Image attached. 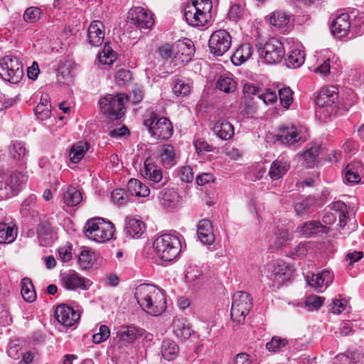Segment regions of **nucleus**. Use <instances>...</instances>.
Instances as JSON below:
<instances>
[{
	"label": "nucleus",
	"instance_id": "obj_1",
	"mask_svg": "<svg viewBox=\"0 0 364 364\" xmlns=\"http://www.w3.org/2000/svg\"><path fill=\"white\" fill-rule=\"evenodd\" d=\"M134 295L141 308L150 315L157 316L166 310L164 293L154 285L141 284L136 288Z\"/></svg>",
	"mask_w": 364,
	"mask_h": 364
},
{
	"label": "nucleus",
	"instance_id": "obj_2",
	"mask_svg": "<svg viewBox=\"0 0 364 364\" xmlns=\"http://www.w3.org/2000/svg\"><path fill=\"white\" fill-rule=\"evenodd\" d=\"M211 0H191L185 6L184 17L193 27H202L210 23L213 18Z\"/></svg>",
	"mask_w": 364,
	"mask_h": 364
},
{
	"label": "nucleus",
	"instance_id": "obj_3",
	"mask_svg": "<svg viewBox=\"0 0 364 364\" xmlns=\"http://www.w3.org/2000/svg\"><path fill=\"white\" fill-rule=\"evenodd\" d=\"M153 248L156 256L164 262H172L177 259L182 250L178 236L173 234H163L154 241Z\"/></svg>",
	"mask_w": 364,
	"mask_h": 364
},
{
	"label": "nucleus",
	"instance_id": "obj_4",
	"mask_svg": "<svg viewBox=\"0 0 364 364\" xmlns=\"http://www.w3.org/2000/svg\"><path fill=\"white\" fill-rule=\"evenodd\" d=\"M84 228L86 237L99 243L110 240L115 231L114 225L102 218L88 220Z\"/></svg>",
	"mask_w": 364,
	"mask_h": 364
},
{
	"label": "nucleus",
	"instance_id": "obj_5",
	"mask_svg": "<svg viewBox=\"0 0 364 364\" xmlns=\"http://www.w3.org/2000/svg\"><path fill=\"white\" fill-rule=\"evenodd\" d=\"M27 181V176L19 171L0 173V200L16 196Z\"/></svg>",
	"mask_w": 364,
	"mask_h": 364
},
{
	"label": "nucleus",
	"instance_id": "obj_6",
	"mask_svg": "<svg viewBox=\"0 0 364 364\" xmlns=\"http://www.w3.org/2000/svg\"><path fill=\"white\" fill-rule=\"evenodd\" d=\"M144 124L149 129L150 134L157 139L166 140L169 139L173 132L172 123L164 117H159L151 112L146 115Z\"/></svg>",
	"mask_w": 364,
	"mask_h": 364
},
{
	"label": "nucleus",
	"instance_id": "obj_7",
	"mask_svg": "<svg viewBox=\"0 0 364 364\" xmlns=\"http://www.w3.org/2000/svg\"><path fill=\"white\" fill-rule=\"evenodd\" d=\"M267 277L272 282V286L281 287L290 280L293 269L291 266L282 259H276L269 262L266 267Z\"/></svg>",
	"mask_w": 364,
	"mask_h": 364
},
{
	"label": "nucleus",
	"instance_id": "obj_8",
	"mask_svg": "<svg viewBox=\"0 0 364 364\" xmlns=\"http://www.w3.org/2000/svg\"><path fill=\"white\" fill-rule=\"evenodd\" d=\"M127 96L124 94L108 95L100 99L99 104L102 114L111 119L121 118L125 113L124 102Z\"/></svg>",
	"mask_w": 364,
	"mask_h": 364
},
{
	"label": "nucleus",
	"instance_id": "obj_9",
	"mask_svg": "<svg viewBox=\"0 0 364 364\" xmlns=\"http://www.w3.org/2000/svg\"><path fill=\"white\" fill-rule=\"evenodd\" d=\"M252 307V299L250 294L245 291L235 293L230 312L232 320L238 324L243 323Z\"/></svg>",
	"mask_w": 364,
	"mask_h": 364
},
{
	"label": "nucleus",
	"instance_id": "obj_10",
	"mask_svg": "<svg viewBox=\"0 0 364 364\" xmlns=\"http://www.w3.org/2000/svg\"><path fill=\"white\" fill-rule=\"evenodd\" d=\"M23 75V65L16 57L6 55L2 58L0 63V76L4 80L17 83Z\"/></svg>",
	"mask_w": 364,
	"mask_h": 364
},
{
	"label": "nucleus",
	"instance_id": "obj_11",
	"mask_svg": "<svg viewBox=\"0 0 364 364\" xmlns=\"http://www.w3.org/2000/svg\"><path fill=\"white\" fill-rule=\"evenodd\" d=\"M232 43L230 34L224 29L214 31L209 39L208 46L211 53L217 56L223 55L230 49Z\"/></svg>",
	"mask_w": 364,
	"mask_h": 364
},
{
	"label": "nucleus",
	"instance_id": "obj_12",
	"mask_svg": "<svg viewBox=\"0 0 364 364\" xmlns=\"http://www.w3.org/2000/svg\"><path fill=\"white\" fill-rule=\"evenodd\" d=\"M285 53L282 43L277 38H272L260 50V55L268 64L279 63Z\"/></svg>",
	"mask_w": 364,
	"mask_h": 364
},
{
	"label": "nucleus",
	"instance_id": "obj_13",
	"mask_svg": "<svg viewBox=\"0 0 364 364\" xmlns=\"http://www.w3.org/2000/svg\"><path fill=\"white\" fill-rule=\"evenodd\" d=\"M128 18L132 23L140 28H150L154 25L152 14L140 6L131 9Z\"/></svg>",
	"mask_w": 364,
	"mask_h": 364
},
{
	"label": "nucleus",
	"instance_id": "obj_14",
	"mask_svg": "<svg viewBox=\"0 0 364 364\" xmlns=\"http://www.w3.org/2000/svg\"><path fill=\"white\" fill-rule=\"evenodd\" d=\"M334 279L333 272L328 269H323L316 274H312L307 278L309 286L314 288L318 292H323L330 286Z\"/></svg>",
	"mask_w": 364,
	"mask_h": 364
},
{
	"label": "nucleus",
	"instance_id": "obj_15",
	"mask_svg": "<svg viewBox=\"0 0 364 364\" xmlns=\"http://www.w3.org/2000/svg\"><path fill=\"white\" fill-rule=\"evenodd\" d=\"M55 316L59 323L67 327L75 324L80 316L77 311L65 304H61L57 306Z\"/></svg>",
	"mask_w": 364,
	"mask_h": 364
},
{
	"label": "nucleus",
	"instance_id": "obj_16",
	"mask_svg": "<svg viewBox=\"0 0 364 364\" xmlns=\"http://www.w3.org/2000/svg\"><path fill=\"white\" fill-rule=\"evenodd\" d=\"M276 139L284 145H292L300 141H304L301 135V130L295 126L279 127Z\"/></svg>",
	"mask_w": 364,
	"mask_h": 364
},
{
	"label": "nucleus",
	"instance_id": "obj_17",
	"mask_svg": "<svg viewBox=\"0 0 364 364\" xmlns=\"http://www.w3.org/2000/svg\"><path fill=\"white\" fill-rule=\"evenodd\" d=\"M62 284L65 289L70 290L75 289H86L90 286V280L81 277L74 270H69L63 274Z\"/></svg>",
	"mask_w": 364,
	"mask_h": 364
},
{
	"label": "nucleus",
	"instance_id": "obj_18",
	"mask_svg": "<svg viewBox=\"0 0 364 364\" xmlns=\"http://www.w3.org/2000/svg\"><path fill=\"white\" fill-rule=\"evenodd\" d=\"M141 176L155 183L162 181L163 172L161 168L156 164L154 159L147 158L144 162V167L141 169Z\"/></svg>",
	"mask_w": 364,
	"mask_h": 364
},
{
	"label": "nucleus",
	"instance_id": "obj_19",
	"mask_svg": "<svg viewBox=\"0 0 364 364\" xmlns=\"http://www.w3.org/2000/svg\"><path fill=\"white\" fill-rule=\"evenodd\" d=\"M124 230L132 238H139L145 232L146 225L139 217L129 215L125 218Z\"/></svg>",
	"mask_w": 364,
	"mask_h": 364
},
{
	"label": "nucleus",
	"instance_id": "obj_20",
	"mask_svg": "<svg viewBox=\"0 0 364 364\" xmlns=\"http://www.w3.org/2000/svg\"><path fill=\"white\" fill-rule=\"evenodd\" d=\"M332 208L336 213L328 212L322 218L323 225H331L336 220L337 216L339 217L340 225L344 227L346 224L345 219L346 218V206L344 203L337 201L333 203Z\"/></svg>",
	"mask_w": 364,
	"mask_h": 364
},
{
	"label": "nucleus",
	"instance_id": "obj_21",
	"mask_svg": "<svg viewBox=\"0 0 364 364\" xmlns=\"http://www.w3.org/2000/svg\"><path fill=\"white\" fill-rule=\"evenodd\" d=\"M161 205L168 210L178 208L181 204L179 194L173 188L164 189L159 194Z\"/></svg>",
	"mask_w": 364,
	"mask_h": 364
},
{
	"label": "nucleus",
	"instance_id": "obj_22",
	"mask_svg": "<svg viewBox=\"0 0 364 364\" xmlns=\"http://www.w3.org/2000/svg\"><path fill=\"white\" fill-rule=\"evenodd\" d=\"M338 97V89L334 86L322 87L316 97L315 102L320 107L332 105Z\"/></svg>",
	"mask_w": 364,
	"mask_h": 364
},
{
	"label": "nucleus",
	"instance_id": "obj_23",
	"mask_svg": "<svg viewBox=\"0 0 364 364\" xmlns=\"http://www.w3.org/2000/svg\"><path fill=\"white\" fill-rule=\"evenodd\" d=\"M105 39V26L100 21H93L87 29V41L92 46H100Z\"/></svg>",
	"mask_w": 364,
	"mask_h": 364
},
{
	"label": "nucleus",
	"instance_id": "obj_24",
	"mask_svg": "<svg viewBox=\"0 0 364 364\" xmlns=\"http://www.w3.org/2000/svg\"><path fill=\"white\" fill-rule=\"evenodd\" d=\"M350 23L348 14H341L331 23V32L338 38L347 37L350 32Z\"/></svg>",
	"mask_w": 364,
	"mask_h": 364
},
{
	"label": "nucleus",
	"instance_id": "obj_25",
	"mask_svg": "<svg viewBox=\"0 0 364 364\" xmlns=\"http://www.w3.org/2000/svg\"><path fill=\"white\" fill-rule=\"evenodd\" d=\"M197 235L203 244L210 245L214 242L215 235L210 220L203 219L199 221L197 227Z\"/></svg>",
	"mask_w": 364,
	"mask_h": 364
},
{
	"label": "nucleus",
	"instance_id": "obj_26",
	"mask_svg": "<svg viewBox=\"0 0 364 364\" xmlns=\"http://www.w3.org/2000/svg\"><path fill=\"white\" fill-rule=\"evenodd\" d=\"M364 168L360 161H353L348 164L345 169L344 179L350 184H357L361 182Z\"/></svg>",
	"mask_w": 364,
	"mask_h": 364
},
{
	"label": "nucleus",
	"instance_id": "obj_27",
	"mask_svg": "<svg viewBox=\"0 0 364 364\" xmlns=\"http://www.w3.org/2000/svg\"><path fill=\"white\" fill-rule=\"evenodd\" d=\"M175 58H178L182 63L188 62L195 52L193 42L189 39L178 41L175 43Z\"/></svg>",
	"mask_w": 364,
	"mask_h": 364
},
{
	"label": "nucleus",
	"instance_id": "obj_28",
	"mask_svg": "<svg viewBox=\"0 0 364 364\" xmlns=\"http://www.w3.org/2000/svg\"><path fill=\"white\" fill-rule=\"evenodd\" d=\"M171 329L173 333L178 338L187 339L192 333L190 323L183 317H175L171 324Z\"/></svg>",
	"mask_w": 364,
	"mask_h": 364
},
{
	"label": "nucleus",
	"instance_id": "obj_29",
	"mask_svg": "<svg viewBox=\"0 0 364 364\" xmlns=\"http://www.w3.org/2000/svg\"><path fill=\"white\" fill-rule=\"evenodd\" d=\"M299 232L306 237H311L317 233H327L329 228L323 225L318 220H311L304 223L302 225L297 228Z\"/></svg>",
	"mask_w": 364,
	"mask_h": 364
},
{
	"label": "nucleus",
	"instance_id": "obj_30",
	"mask_svg": "<svg viewBox=\"0 0 364 364\" xmlns=\"http://www.w3.org/2000/svg\"><path fill=\"white\" fill-rule=\"evenodd\" d=\"M159 158L161 165L170 168L177 164V157L175 149L170 144L162 145L159 149Z\"/></svg>",
	"mask_w": 364,
	"mask_h": 364
},
{
	"label": "nucleus",
	"instance_id": "obj_31",
	"mask_svg": "<svg viewBox=\"0 0 364 364\" xmlns=\"http://www.w3.org/2000/svg\"><path fill=\"white\" fill-rule=\"evenodd\" d=\"M141 333L139 329L132 326H121L118 331L117 338L119 342L122 344L131 343L134 342Z\"/></svg>",
	"mask_w": 364,
	"mask_h": 364
},
{
	"label": "nucleus",
	"instance_id": "obj_32",
	"mask_svg": "<svg viewBox=\"0 0 364 364\" xmlns=\"http://www.w3.org/2000/svg\"><path fill=\"white\" fill-rule=\"evenodd\" d=\"M289 169V164L283 159H278L272 163L268 174L272 180L276 181L282 178Z\"/></svg>",
	"mask_w": 364,
	"mask_h": 364
},
{
	"label": "nucleus",
	"instance_id": "obj_33",
	"mask_svg": "<svg viewBox=\"0 0 364 364\" xmlns=\"http://www.w3.org/2000/svg\"><path fill=\"white\" fill-rule=\"evenodd\" d=\"M216 88L225 93H232L236 90L237 82L232 74L225 73L218 78Z\"/></svg>",
	"mask_w": 364,
	"mask_h": 364
},
{
	"label": "nucleus",
	"instance_id": "obj_34",
	"mask_svg": "<svg viewBox=\"0 0 364 364\" xmlns=\"http://www.w3.org/2000/svg\"><path fill=\"white\" fill-rule=\"evenodd\" d=\"M213 132L223 140H228L234 135L233 126L226 120L216 122L213 127Z\"/></svg>",
	"mask_w": 364,
	"mask_h": 364
},
{
	"label": "nucleus",
	"instance_id": "obj_35",
	"mask_svg": "<svg viewBox=\"0 0 364 364\" xmlns=\"http://www.w3.org/2000/svg\"><path fill=\"white\" fill-rule=\"evenodd\" d=\"M35 114L41 120H46L51 115V104L48 95L41 96L39 103L34 109Z\"/></svg>",
	"mask_w": 364,
	"mask_h": 364
},
{
	"label": "nucleus",
	"instance_id": "obj_36",
	"mask_svg": "<svg viewBox=\"0 0 364 364\" xmlns=\"http://www.w3.org/2000/svg\"><path fill=\"white\" fill-rule=\"evenodd\" d=\"M252 54V48L250 44L241 45L232 55L231 60L235 65H240L247 61Z\"/></svg>",
	"mask_w": 364,
	"mask_h": 364
},
{
	"label": "nucleus",
	"instance_id": "obj_37",
	"mask_svg": "<svg viewBox=\"0 0 364 364\" xmlns=\"http://www.w3.org/2000/svg\"><path fill=\"white\" fill-rule=\"evenodd\" d=\"M88 149V144L84 141H80L73 144L69 153L70 161L73 164L78 163L83 159Z\"/></svg>",
	"mask_w": 364,
	"mask_h": 364
},
{
	"label": "nucleus",
	"instance_id": "obj_38",
	"mask_svg": "<svg viewBox=\"0 0 364 364\" xmlns=\"http://www.w3.org/2000/svg\"><path fill=\"white\" fill-rule=\"evenodd\" d=\"M82 194L75 188L70 186L68 187L63 192V201L70 207L75 206L82 201Z\"/></svg>",
	"mask_w": 364,
	"mask_h": 364
},
{
	"label": "nucleus",
	"instance_id": "obj_39",
	"mask_svg": "<svg viewBox=\"0 0 364 364\" xmlns=\"http://www.w3.org/2000/svg\"><path fill=\"white\" fill-rule=\"evenodd\" d=\"M127 189L131 195L137 197H146L150 193L149 188L140 181L132 178L127 183Z\"/></svg>",
	"mask_w": 364,
	"mask_h": 364
},
{
	"label": "nucleus",
	"instance_id": "obj_40",
	"mask_svg": "<svg viewBox=\"0 0 364 364\" xmlns=\"http://www.w3.org/2000/svg\"><path fill=\"white\" fill-rule=\"evenodd\" d=\"M192 88V82L188 78H176L174 80L173 92L177 97H184L189 95Z\"/></svg>",
	"mask_w": 364,
	"mask_h": 364
},
{
	"label": "nucleus",
	"instance_id": "obj_41",
	"mask_svg": "<svg viewBox=\"0 0 364 364\" xmlns=\"http://www.w3.org/2000/svg\"><path fill=\"white\" fill-rule=\"evenodd\" d=\"M17 236L14 225L0 223V243L9 244L14 242Z\"/></svg>",
	"mask_w": 364,
	"mask_h": 364
},
{
	"label": "nucleus",
	"instance_id": "obj_42",
	"mask_svg": "<svg viewBox=\"0 0 364 364\" xmlns=\"http://www.w3.org/2000/svg\"><path fill=\"white\" fill-rule=\"evenodd\" d=\"M179 349L176 343L170 339L164 340L162 342L161 353L164 359L172 360L178 355Z\"/></svg>",
	"mask_w": 364,
	"mask_h": 364
},
{
	"label": "nucleus",
	"instance_id": "obj_43",
	"mask_svg": "<svg viewBox=\"0 0 364 364\" xmlns=\"http://www.w3.org/2000/svg\"><path fill=\"white\" fill-rule=\"evenodd\" d=\"M21 295L23 299L31 303L36 299V293L31 279L24 277L21 282Z\"/></svg>",
	"mask_w": 364,
	"mask_h": 364
},
{
	"label": "nucleus",
	"instance_id": "obj_44",
	"mask_svg": "<svg viewBox=\"0 0 364 364\" xmlns=\"http://www.w3.org/2000/svg\"><path fill=\"white\" fill-rule=\"evenodd\" d=\"M38 237L41 246H49L53 242V232L47 223H42L38 229Z\"/></svg>",
	"mask_w": 364,
	"mask_h": 364
},
{
	"label": "nucleus",
	"instance_id": "obj_45",
	"mask_svg": "<svg viewBox=\"0 0 364 364\" xmlns=\"http://www.w3.org/2000/svg\"><path fill=\"white\" fill-rule=\"evenodd\" d=\"M285 62L289 68H299L304 63V53L299 49L291 50L285 58Z\"/></svg>",
	"mask_w": 364,
	"mask_h": 364
},
{
	"label": "nucleus",
	"instance_id": "obj_46",
	"mask_svg": "<svg viewBox=\"0 0 364 364\" xmlns=\"http://www.w3.org/2000/svg\"><path fill=\"white\" fill-rule=\"evenodd\" d=\"M320 145L315 144L304 152L303 157L305 161L306 167H314V166L316 164V162L317 161V159L320 154Z\"/></svg>",
	"mask_w": 364,
	"mask_h": 364
},
{
	"label": "nucleus",
	"instance_id": "obj_47",
	"mask_svg": "<svg viewBox=\"0 0 364 364\" xmlns=\"http://www.w3.org/2000/svg\"><path fill=\"white\" fill-rule=\"evenodd\" d=\"M117 59V53L107 43L102 52L98 54V60L102 65H112Z\"/></svg>",
	"mask_w": 364,
	"mask_h": 364
},
{
	"label": "nucleus",
	"instance_id": "obj_48",
	"mask_svg": "<svg viewBox=\"0 0 364 364\" xmlns=\"http://www.w3.org/2000/svg\"><path fill=\"white\" fill-rule=\"evenodd\" d=\"M290 17L284 11H276L272 13L269 22L272 25L278 27L284 28L289 22Z\"/></svg>",
	"mask_w": 364,
	"mask_h": 364
},
{
	"label": "nucleus",
	"instance_id": "obj_49",
	"mask_svg": "<svg viewBox=\"0 0 364 364\" xmlns=\"http://www.w3.org/2000/svg\"><path fill=\"white\" fill-rule=\"evenodd\" d=\"M315 200L313 198L308 197L295 205V211L298 215L309 213L314 210Z\"/></svg>",
	"mask_w": 364,
	"mask_h": 364
},
{
	"label": "nucleus",
	"instance_id": "obj_50",
	"mask_svg": "<svg viewBox=\"0 0 364 364\" xmlns=\"http://www.w3.org/2000/svg\"><path fill=\"white\" fill-rule=\"evenodd\" d=\"M94 261V254L89 250H82L78 256V264L83 269H87L91 267Z\"/></svg>",
	"mask_w": 364,
	"mask_h": 364
},
{
	"label": "nucleus",
	"instance_id": "obj_51",
	"mask_svg": "<svg viewBox=\"0 0 364 364\" xmlns=\"http://www.w3.org/2000/svg\"><path fill=\"white\" fill-rule=\"evenodd\" d=\"M9 154L13 159L20 160L27 154V150L22 142L16 141L9 146Z\"/></svg>",
	"mask_w": 364,
	"mask_h": 364
},
{
	"label": "nucleus",
	"instance_id": "obj_52",
	"mask_svg": "<svg viewBox=\"0 0 364 364\" xmlns=\"http://www.w3.org/2000/svg\"><path fill=\"white\" fill-rule=\"evenodd\" d=\"M42 14L41 9L31 6L26 9L23 14V19L26 23H33L40 20Z\"/></svg>",
	"mask_w": 364,
	"mask_h": 364
},
{
	"label": "nucleus",
	"instance_id": "obj_53",
	"mask_svg": "<svg viewBox=\"0 0 364 364\" xmlns=\"http://www.w3.org/2000/svg\"><path fill=\"white\" fill-rule=\"evenodd\" d=\"M279 97L282 106L288 109L293 102V91L289 87H283L279 90Z\"/></svg>",
	"mask_w": 364,
	"mask_h": 364
},
{
	"label": "nucleus",
	"instance_id": "obj_54",
	"mask_svg": "<svg viewBox=\"0 0 364 364\" xmlns=\"http://www.w3.org/2000/svg\"><path fill=\"white\" fill-rule=\"evenodd\" d=\"M309 245L306 242H300L294 247L289 252V255L293 258H304L308 254Z\"/></svg>",
	"mask_w": 364,
	"mask_h": 364
},
{
	"label": "nucleus",
	"instance_id": "obj_55",
	"mask_svg": "<svg viewBox=\"0 0 364 364\" xmlns=\"http://www.w3.org/2000/svg\"><path fill=\"white\" fill-rule=\"evenodd\" d=\"M325 298L316 295L309 296L305 300V306L309 310H317L324 304Z\"/></svg>",
	"mask_w": 364,
	"mask_h": 364
},
{
	"label": "nucleus",
	"instance_id": "obj_56",
	"mask_svg": "<svg viewBox=\"0 0 364 364\" xmlns=\"http://www.w3.org/2000/svg\"><path fill=\"white\" fill-rule=\"evenodd\" d=\"M347 301L343 299H334L328 305V311L333 314H340L346 307Z\"/></svg>",
	"mask_w": 364,
	"mask_h": 364
},
{
	"label": "nucleus",
	"instance_id": "obj_57",
	"mask_svg": "<svg viewBox=\"0 0 364 364\" xmlns=\"http://www.w3.org/2000/svg\"><path fill=\"white\" fill-rule=\"evenodd\" d=\"M132 79V73L125 69H120L115 75V80L119 86H124L130 82Z\"/></svg>",
	"mask_w": 364,
	"mask_h": 364
},
{
	"label": "nucleus",
	"instance_id": "obj_58",
	"mask_svg": "<svg viewBox=\"0 0 364 364\" xmlns=\"http://www.w3.org/2000/svg\"><path fill=\"white\" fill-rule=\"evenodd\" d=\"M275 235L274 245L276 248H280L285 245V243L291 240V235L289 232L284 229H279Z\"/></svg>",
	"mask_w": 364,
	"mask_h": 364
},
{
	"label": "nucleus",
	"instance_id": "obj_59",
	"mask_svg": "<svg viewBox=\"0 0 364 364\" xmlns=\"http://www.w3.org/2000/svg\"><path fill=\"white\" fill-rule=\"evenodd\" d=\"M287 344V341L284 338L274 337L271 341L267 343L266 348L269 351L277 352Z\"/></svg>",
	"mask_w": 364,
	"mask_h": 364
},
{
	"label": "nucleus",
	"instance_id": "obj_60",
	"mask_svg": "<svg viewBox=\"0 0 364 364\" xmlns=\"http://www.w3.org/2000/svg\"><path fill=\"white\" fill-rule=\"evenodd\" d=\"M113 203L118 205L125 204L128 201V196L124 189L117 188L114 190L111 194Z\"/></svg>",
	"mask_w": 364,
	"mask_h": 364
},
{
	"label": "nucleus",
	"instance_id": "obj_61",
	"mask_svg": "<svg viewBox=\"0 0 364 364\" xmlns=\"http://www.w3.org/2000/svg\"><path fill=\"white\" fill-rule=\"evenodd\" d=\"M335 58L334 55H331L322 60V63L315 69V72L322 75H327L330 73L331 68V61Z\"/></svg>",
	"mask_w": 364,
	"mask_h": 364
},
{
	"label": "nucleus",
	"instance_id": "obj_62",
	"mask_svg": "<svg viewBox=\"0 0 364 364\" xmlns=\"http://www.w3.org/2000/svg\"><path fill=\"white\" fill-rule=\"evenodd\" d=\"M158 52L160 55V56L164 59L167 60L173 56L175 57L176 55V47L175 44L171 45L168 43L162 45L160 46L158 49Z\"/></svg>",
	"mask_w": 364,
	"mask_h": 364
},
{
	"label": "nucleus",
	"instance_id": "obj_63",
	"mask_svg": "<svg viewBox=\"0 0 364 364\" xmlns=\"http://www.w3.org/2000/svg\"><path fill=\"white\" fill-rule=\"evenodd\" d=\"M109 336V328L105 325H102L99 328V332L92 336V341L95 343L99 344L106 341Z\"/></svg>",
	"mask_w": 364,
	"mask_h": 364
},
{
	"label": "nucleus",
	"instance_id": "obj_64",
	"mask_svg": "<svg viewBox=\"0 0 364 364\" xmlns=\"http://www.w3.org/2000/svg\"><path fill=\"white\" fill-rule=\"evenodd\" d=\"M240 113L246 117H252L257 111L255 104L252 101H247L241 105Z\"/></svg>",
	"mask_w": 364,
	"mask_h": 364
}]
</instances>
